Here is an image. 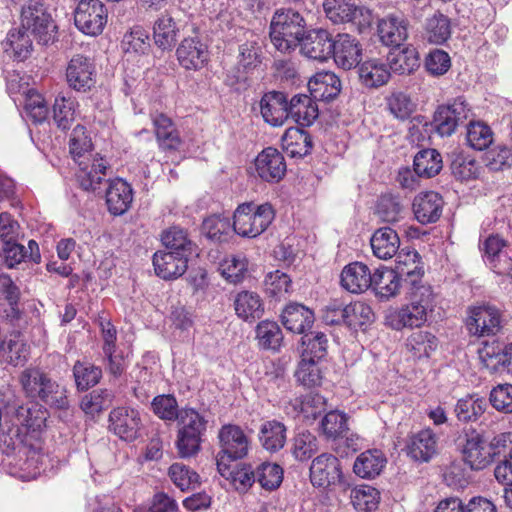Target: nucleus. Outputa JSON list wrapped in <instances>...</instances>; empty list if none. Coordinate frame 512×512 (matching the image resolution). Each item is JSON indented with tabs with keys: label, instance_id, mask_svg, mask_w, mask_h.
Instances as JSON below:
<instances>
[{
	"label": "nucleus",
	"instance_id": "393cba45",
	"mask_svg": "<svg viewBox=\"0 0 512 512\" xmlns=\"http://www.w3.org/2000/svg\"><path fill=\"white\" fill-rule=\"evenodd\" d=\"M308 90L315 101L329 102L339 95L341 81L332 72H318L308 81Z\"/></svg>",
	"mask_w": 512,
	"mask_h": 512
},
{
	"label": "nucleus",
	"instance_id": "ddd939ff",
	"mask_svg": "<svg viewBox=\"0 0 512 512\" xmlns=\"http://www.w3.org/2000/svg\"><path fill=\"white\" fill-rule=\"evenodd\" d=\"M342 471L339 459L328 453L317 456L310 466L313 486L326 488L341 481Z\"/></svg>",
	"mask_w": 512,
	"mask_h": 512
},
{
	"label": "nucleus",
	"instance_id": "c03bdc74",
	"mask_svg": "<svg viewBox=\"0 0 512 512\" xmlns=\"http://www.w3.org/2000/svg\"><path fill=\"white\" fill-rule=\"evenodd\" d=\"M258 346L265 350L278 351L283 342V333L279 325L274 321L264 320L256 326Z\"/></svg>",
	"mask_w": 512,
	"mask_h": 512
},
{
	"label": "nucleus",
	"instance_id": "de8ad7c7",
	"mask_svg": "<svg viewBox=\"0 0 512 512\" xmlns=\"http://www.w3.org/2000/svg\"><path fill=\"white\" fill-rule=\"evenodd\" d=\"M326 17L334 24L354 21L356 4L354 0H324Z\"/></svg>",
	"mask_w": 512,
	"mask_h": 512
},
{
	"label": "nucleus",
	"instance_id": "0eeeda50",
	"mask_svg": "<svg viewBox=\"0 0 512 512\" xmlns=\"http://www.w3.org/2000/svg\"><path fill=\"white\" fill-rule=\"evenodd\" d=\"M471 116V109L463 97L442 104L434 112L432 125L434 131L441 137L454 134L459 126L466 125Z\"/></svg>",
	"mask_w": 512,
	"mask_h": 512
},
{
	"label": "nucleus",
	"instance_id": "f257e3e1",
	"mask_svg": "<svg viewBox=\"0 0 512 512\" xmlns=\"http://www.w3.org/2000/svg\"><path fill=\"white\" fill-rule=\"evenodd\" d=\"M409 302L387 315L389 326L397 331L405 328H420L434 312L437 295L430 285L408 287Z\"/></svg>",
	"mask_w": 512,
	"mask_h": 512
},
{
	"label": "nucleus",
	"instance_id": "c756f323",
	"mask_svg": "<svg viewBox=\"0 0 512 512\" xmlns=\"http://www.w3.org/2000/svg\"><path fill=\"white\" fill-rule=\"evenodd\" d=\"M370 243L373 254L382 260L391 259L398 253L400 247L399 236L390 227L377 229L373 233Z\"/></svg>",
	"mask_w": 512,
	"mask_h": 512
},
{
	"label": "nucleus",
	"instance_id": "20e7f679",
	"mask_svg": "<svg viewBox=\"0 0 512 512\" xmlns=\"http://www.w3.org/2000/svg\"><path fill=\"white\" fill-rule=\"evenodd\" d=\"M274 218L275 211L270 203L245 202L236 208L232 228L239 236L255 238L267 230Z\"/></svg>",
	"mask_w": 512,
	"mask_h": 512
},
{
	"label": "nucleus",
	"instance_id": "09e8293b",
	"mask_svg": "<svg viewBox=\"0 0 512 512\" xmlns=\"http://www.w3.org/2000/svg\"><path fill=\"white\" fill-rule=\"evenodd\" d=\"M73 376L79 391H86L99 383L102 378L100 367L88 361H76L73 366Z\"/></svg>",
	"mask_w": 512,
	"mask_h": 512
},
{
	"label": "nucleus",
	"instance_id": "13d9d810",
	"mask_svg": "<svg viewBox=\"0 0 512 512\" xmlns=\"http://www.w3.org/2000/svg\"><path fill=\"white\" fill-rule=\"evenodd\" d=\"M387 108L394 118L404 121L410 118L416 109L415 102L404 92H393L387 99Z\"/></svg>",
	"mask_w": 512,
	"mask_h": 512
},
{
	"label": "nucleus",
	"instance_id": "37998d69",
	"mask_svg": "<svg viewBox=\"0 0 512 512\" xmlns=\"http://www.w3.org/2000/svg\"><path fill=\"white\" fill-rule=\"evenodd\" d=\"M413 167L419 177H434L443 167L442 157L435 149L421 150L414 156Z\"/></svg>",
	"mask_w": 512,
	"mask_h": 512
},
{
	"label": "nucleus",
	"instance_id": "423d86ee",
	"mask_svg": "<svg viewBox=\"0 0 512 512\" xmlns=\"http://www.w3.org/2000/svg\"><path fill=\"white\" fill-rule=\"evenodd\" d=\"M33 34L41 44L53 40L56 26L44 5L37 0H27L21 9V26Z\"/></svg>",
	"mask_w": 512,
	"mask_h": 512
},
{
	"label": "nucleus",
	"instance_id": "39448f33",
	"mask_svg": "<svg viewBox=\"0 0 512 512\" xmlns=\"http://www.w3.org/2000/svg\"><path fill=\"white\" fill-rule=\"evenodd\" d=\"M220 451L217 454V468L222 476L228 470L226 460L244 458L249 451V439L241 427L234 424L223 425L218 432Z\"/></svg>",
	"mask_w": 512,
	"mask_h": 512
},
{
	"label": "nucleus",
	"instance_id": "774afa93",
	"mask_svg": "<svg viewBox=\"0 0 512 512\" xmlns=\"http://www.w3.org/2000/svg\"><path fill=\"white\" fill-rule=\"evenodd\" d=\"M480 358L487 367L494 370L498 367L512 368V343L506 345L503 349L495 350L493 346H487L480 351Z\"/></svg>",
	"mask_w": 512,
	"mask_h": 512
},
{
	"label": "nucleus",
	"instance_id": "9b49d317",
	"mask_svg": "<svg viewBox=\"0 0 512 512\" xmlns=\"http://www.w3.org/2000/svg\"><path fill=\"white\" fill-rule=\"evenodd\" d=\"M142 422L139 411L129 407L114 408L109 414V430L121 440L132 442L139 437Z\"/></svg>",
	"mask_w": 512,
	"mask_h": 512
},
{
	"label": "nucleus",
	"instance_id": "a18cd8bd",
	"mask_svg": "<svg viewBox=\"0 0 512 512\" xmlns=\"http://www.w3.org/2000/svg\"><path fill=\"white\" fill-rule=\"evenodd\" d=\"M388 61V69L397 74H410L420 65L418 53L413 47L391 52Z\"/></svg>",
	"mask_w": 512,
	"mask_h": 512
},
{
	"label": "nucleus",
	"instance_id": "dca6fc26",
	"mask_svg": "<svg viewBox=\"0 0 512 512\" xmlns=\"http://www.w3.org/2000/svg\"><path fill=\"white\" fill-rule=\"evenodd\" d=\"M335 63L344 70L360 65L362 48L359 41L349 34H338L332 42V54Z\"/></svg>",
	"mask_w": 512,
	"mask_h": 512
},
{
	"label": "nucleus",
	"instance_id": "ea45409f",
	"mask_svg": "<svg viewBox=\"0 0 512 512\" xmlns=\"http://www.w3.org/2000/svg\"><path fill=\"white\" fill-rule=\"evenodd\" d=\"M282 148L291 157H304L312 149V139L308 132L297 127L288 128L281 138Z\"/></svg>",
	"mask_w": 512,
	"mask_h": 512
},
{
	"label": "nucleus",
	"instance_id": "052dcab7",
	"mask_svg": "<svg viewBox=\"0 0 512 512\" xmlns=\"http://www.w3.org/2000/svg\"><path fill=\"white\" fill-rule=\"evenodd\" d=\"M437 338L427 331H417L407 339V348L416 358L429 357L437 348Z\"/></svg>",
	"mask_w": 512,
	"mask_h": 512
},
{
	"label": "nucleus",
	"instance_id": "bb28decb",
	"mask_svg": "<svg viewBox=\"0 0 512 512\" xmlns=\"http://www.w3.org/2000/svg\"><path fill=\"white\" fill-rule=\"evenodd\" d=\"M372 275L366 264L353 262L342 270L341 285L351 293H362L371 287Z\"/></svg>",
	"mask_w": 512,
	"mask_h": 512
},
{
	"label": "nucleus",
	"instance_id": "7c9ffc66",
	"mask_svg": "<svg viewBox=\"0 0 512 512\" xmlns=\"http://www.w3.org/2000/svg\"><path fill=\"white\" fill-rule=\"evenodd\" d=\"M370 288L380 299L389 300L399 294L401 288V277L392 269H376L372 275Z\"/></svg>",
	"mask_w": 512,
	"mask_h": 512
},
{
	"label": "nucleus",
	"instance_id": "2eb2a0df",
	"mask_svg": "<svg viewBox=\"0 0 512 512\" xmlns=\"http://www.w3.org/2000/svg\"><path fill=\"white\" fill-rule=\"evenodd\" d=\"M466 325L472 335H494L500 329V313L490 305L473 307L470 309Z\"/></svg>",
	"mask_w": 512,
	"mask_h": 512
},
{
	"label": "nucleus",
	"instance_id": "680f3d73",
	"mask_svg": "<svg viewBox=\"0 0 512 512\" xmlns=\"http://www.w3.org/2000/svg\"><path fill=\"white\" fill-rule=\"evenodd\" d=\"M256 477L261 488L267 491L277 489L283 481V469L276 463L263 462L256 468Z\"/></svg>",
	"mask_w": 512,
	"mask_h": 512
},
{
	"label": "nucleus",
	"instance_id": "9d476101",
	"mask_svg": "<svg viewBox=\"0 0 512 512\" xmlns=\"http://www.w3.org/2000/svg\"><path fill=\"white\" fill-rule=\"evenodd\" d=\"M462 458L473 470H482L488 467L493 461V453L490 442L484 437L472 430L465 434L464 443L461 446Z\"/></svg>",
	"mask_w": 512,
	"mask_h": 512
},
{
	"label": "nucleus",
	"instance_id": "5701e85b",
	"mask_svg": "<svg viewBox=\"0 0 512 512\" xmlns=\"http://www.w3.org/2000/svg\"><path fill=\"white\" fill-rule=\"evenodd\" d=\"M444 201L435 191L419 193L413 200V212L418 222L429 224L436 222L442 214Z\"/></svg>",
	"mask_w": 512,
	"mask_h": 512
},
{
	"label": "nucleus",
	"instance_id": "c9c22d12",
	"mask_svg": "<svg viewBox=\"0 0 512 512\" xmlns=\"http://www.w3.org/2000/svg\"><path fill=\"white\" fill-rule=\"evenodd\" d=\"M289 117L301 126L311 125L318 117V106L308 95H294L289 101Z\"/></svg>",
	"mask_w": 512,
	"mask_h": 512
},
{
	"label": "nucleus",
	"instance_id": "58836bf2",
	"mask_svg": "<svg viewBox=\"0 0 512 512\" xmlns=\"http://www.w3.org/2000/svg\"><path fill=\"white\" fill-rule=\"evenodd\" d=\"M178 27L169 14L160 15L153 25L155 45L162 51H170L177 41Z\"/></svg>",
	"mask_w": 512,
	"mask_h": 512
},
{
	"label": "nucleus",
	"instance_id": "a211bd4d",
	"mask_svg": "<svg viewBox=\"0 0 512 512\" xmlns=\"http://www.w3.org/2000/svg\"><path fill=\"white\" fill-rule=\"evenodd\" d=\"M189 255L173 251H157L153 256V266L157 276L172 280L182 276L188 268Z\"/></svg>",
	"mask_w": 512,
	"mask_h": 512
},
{
	"label": "nucleus",
	"instance_id": "3c124183",
	"mask_svg": "<svg viewBox=\"0 0 512 512\" xmlns=\"http://www.w3.org/2000/svg\"><path fill=\"white\" fill-rule=\"evenodd\" d=\"M425 31L429 42L442 44L446 42L451 35L450 20L442 13H434L427 19Z\"/></svg>",
	"mask_w": 512,
	"mask_h": 512
},
{
	"label": "nucleus",
	"instance_id": "49530a36",
	"mask_svg": "<svg viewBox=\"0 0 512 512\" xmlns=\"http://www.w3.org/2000/svg\"><path fill=\"white\" fill-rule=\"evenodd\" d=\"M5 349L0 352V356H5L6 361L13 365H23L29 358L30 346L27 344L23 335L20 333L10 335V338L5 342Z\"/></svg>",
	"mask_w": 512,
	"mask_h": 512
},
{
	"label": "nucleus",
	"instance_id": "7ed1b4c3",
	"mask_svg": "<svg viewBox=\"0 0 512 512\" xmlns=\"http://www.w3.org/2000/svg\"><path fill=\"white\" fill-rule=\"evenodd\" d=\"M175 446L180 458H191L201 450L208 420L194 408L180 409Z\"/></svg>",
	"mask_w": 512,
	"mask_h": 512
},
{
	"label": "nucleus",
	"instance_id": "603ef678",
	"mask_svg": "<svg viewBox=\"0 0 512 512\" xmlns=\"http://www.w3.org/2000/svg\"><path fill=\"white\" fill-rule=\"evenodd\" d=\"M37 399L57 409H66L69 406L66 388L49 377L40 389Z\"/></svg>",
	"mask_w": 512,
	"mask_h": 512
},
{
	"label": "nucleus",
	"instance_id": "f3484780",
	"mask_svg": "<svg viewBox=\"0 0 512 512\" xmlns=\"http://www.w3.org/2000/svg\"><path fill=\"white\" fill-rule=\"evenodd\" d=\"M332 42L333 39L327 30L318 29L307 31L298 46L307 58L324 62L332 54Z\"/></svg>",
	"mask_w": 512,
	"mask_h": 512
},
{
	"label": "nucleus",
	"instance_id": "4468645a",
	"mask_svg": "<svg viewBox=\"0 0 512 512\" xmlns=\"http://www.w3.org/2000/svg\"><path fill=\"white\" fill-rule=\"evenodd\" d=\"M179 65L185 70L198 71L205 67L209 60V51L197 37L184 38L176 49Z\"/></svg>",
	"mask_w": 512,
	"mask_h": 512
},
{
	"label": "nucleus",
	"instance_id": "cd10ccee",
	"mask_svg": "<svg viewBox=\"0 0 512 512\" xmlns=\"http://www.w3.org/2000/svg\"><path fill=\"white\" fill-rule=\"evenodd\" d=\"M77 179L80 186L86 191H95L108 169L107 161L102 157L92 158L90 160H81Z\"/></svg>",
	"mask_w": 512,
	"mask_h": 512
},
{
	"label": "nucleus",
	"instance_id": "aec40b11",
	"mask_svg": "<svg viewBox=\"0 0 512 512\" xmlns=\"http://www.w3.org/2000/svg\"><path fill=\"white\" fill-rule=\"evenodd\" d=\"M260 111L266 123L281 126L289 118V101L283 92H267L261 98Z\"/></svg>",
	"mask_w": 512,
	"mask_h": 512
},
{
	"label": "nucleus",
	"instance_id": "2f4dec72",
	"mask_svg": "<svg viewBox=\"0 0 512 512\" xmlns=\"http://www.w3.org/2000/svg\"><path fill=\"white\" fill-rule=\"evenodd\" d=\"M4 52L15 60L24 61L33 50L31 33L23 28L11 29L2 42Z\"/></svg>",
	"mask_w": 512,
	"mask_h": 512
},
{
	"label": "nucleus",
	"instance_id": "f704fd0d",
	"mask_svg": "<svg viewBox=\"0 0 512 512\" xmlns=\"http://www.w3.org/2000/svg\"><path fill=\"white\" fill-rule=\"evenodd\" d=\"M507 247V241L498 234L489 235L480 245L484 261L498 274H504L506 272V269L501 267V262L503 258L505 262L507 259H510V256H508L505 250Z\"/></svg>",
	"mask_w": 512,
	"mask_h": 512
},
{
	"label": "nucleus",
	"instance_id": "f03ea898",
	"mask_svg": "<svg viewBox=\"0 0 512 512\" xmlns=\"http://www.w3.org/2000/svg\"><path fill=\"white\" fill-rule=\"evenodd\" d=\"M306 25V20L299 11L293 8L277 9L270 22L271 43L277 51L290 53L305 36Z\"/></svg>",
	"mask_w": 512,
	"mask_h": 512
},
{
	"label": "nucleus",
	"instance_id": "79ce46f5",
	"mask_svg": "<svg viewBox=\"0 0 512 512\" xmlns=\"http://www.w3.org/2000/svg\"><path fill=\"white\" fill-rule=\"evenodd\" d=\"M486 400L478 394H470L459 399L455 406V415L461 422H475L485 412Z\"/></svg>",
	"mask_w": 512,
	"mask_h": 512
},
{
	"label": "nucleus",
	"instance_id": "a19ab883",
	"mask_svg": "<svg viewBox=\"0 0 512 512\" xmlns=\"http://www.w3.org/2000/svg\"><path fill=\"white\" fill-rule=\"evenodd\" d=\"M161 241L168 250L179 254L181 252L182 255L192 256L197 252V246L188 238L187 232L178 226L165 230L161 235Z\"/></svg>",
	"mask_w": 512,
	"mask_h": 512
},
{
	"label": "nucleus",
	"instance_id": "338daca9",
	"mask_svg": "<svg viewBox=\"0 0 512 512\" xmlns=\"http://www.w3.org/2000/svg\"><path fill=\"white\" fill-rule=\"evenodd\" d=\"M467 142L475 150L482 151L493 143V132L483 122H470L467 128Z\"/></svg>",
	"mask_w": 512,
	"mask_h": 512
},
{
	"label": "nucleus",
	"instance_id": "4d7b16f0",
	"mask_svg": "<svg viewBox=\"0 0 512 512\" xmlns=\"http://www.w3.org/2000/svg\"><path fill=\"white\" fill-rule=\"evenodd\" d=\"M404 206L398 196L382 195L377 203L376 214L383 222L395 223L402 217Z\"/></svg>",
	"mask_w": 512,
	"mask_h": 512
},
{
	"label": "nucleus",
	"instance_id": "4be33fe9",
	"mask_svg": "<svg viewBox=\"0 0 512 512\" xmlns=\"http://www.w3.org/2000/svg\"><path fill=\"white\" fill-rule=\"evenodd\" d=\"M437 448L438 437L430 428L412 434L406 445L408 456L419 462H428L437 453Z\"/></svg>",
	"mask_w": 512,
	"mask_h": 512
},
{
	"label": "nucleus",
	"instance_id": "473e14b6",
	"mask_svg": "<svg viewBox=\"0 0 512 512\" xmlns=\"http://www.w3.org/2000/svg\"><path fill=\"white\" fill-rule=\"evenodd\" d=\"M396 255V272L400 277L405 276L404 282L408 287L425 285L422 283L424 271L419 266V254L413 250L406 253L401 251Z\"/></svg>",
	"mask_w": 512,
	"mask_h": 512
},
{
	"label": "nucleus",
	"instance_id": "e433bc0d",
	"mask_svg": "<svg viewBox=\"0 0 512 512\" xmlns=\"http://www.w3.org/2000/svg\"><path fill=\"white\" fill-rule=\"evenodd\" d=\"M360 82L367 88H378L386 84L390 78V70L379 59L366 60L358 66Z\"/></svg>",
	"mask_w": 512,
	"mask_h": 512
},
{
	"label": "nucleus",
	"instance_id": "c85d7f7f",
	"mask_svg": "<svg viewBox=\"0 0 512 512\" xmlns=\"http://www.w3.org/2000/svg\"><path fill=\"white\" fill-rule=\"evenodd\" d=\"M234 309L236 315L246 322L260 319L265 311L260 295L248 290L237 293L234 299Z\"/></svg>",
	"mask_w": 512,
	"mask_h": 512
},
{
	"label": "nucleus",
	"instance_id": "4c0bfd02",
	"mask_svg": "<svg viewBox=\"0 0 512 512\" xmlns=\"http://www.w3.org/2000/svg\"><path fill=\"white\" fill-rule=\"evenodd\" d=\"M386 462V457L380 450H367L358 455L353 470L361 478L373 479L380 475Z\"/></svg>",
	"mask_w": 512,
	"mask_h": 512
},
{
	"label": "nucleus",
	"instance_id": "6ab92c4d",
	"mask_svg": "<svg viewBox=\"0 0 512 512\" xmlns=\"http://www.w3.org/2000/svg\"><path fill=\"white\" fill-rule=\"evenodd\" d=\"M378 35L386 46L399 47L408 37V21L402 13H391L378 22Z\"/></svg>",
	"mask_w": 512,
	"mask_h": 512
},
{
	"label": "nucleus",
	"instance_id": "69168bd1",
	"mask_svg": "<svg viewBox=\"0 0 512 512\" xmlns=\"http://www.w3.org/2000/svg\"><path fill=\"white\" fill-rule=\"evenodd\" d=\"M47 378L48 376L39 368L28 367L21 372L19 381L26 396L37 399V395L40 394V389Z\"/></svg>",
	"mask_w": 512,
	"mask_h": 512
},
{
	"label": "nucleus",
	"instance_id": "5fc2aeb1",
	"mask_svg": "<svg viewBox=\"0 0 512 512\" xmlns=\"http://www.w3.org/2000/svg\"><path fill=\"white\" fill-rule=\"evenodd\" d=\"M168 475L181 491L195 489L200 485L199 474L182 463H173L169 467Z\"/></svg>",
	"mask_w": 512,
	"mask_h": 512
},
{
	"label": "nucleus",
	"instance_id": "6e6552de",
	"mask_svg": "<svg viewBox=\"0 0 512 512\" xmlns=\"http://www.w3.org/2000/svg\"><path fill=\"white\" fill-rule=\"evenodd\" d=\"M108 19V11L100 0H79L74 11L75 26L89 36L100 35Z\"/></svg>",
	"mask_w": 512,
	"mask_h": 512
},
{
	"label": "nucleus",
	"instance_id": "f8f14e48",
	"mask_svg": "<svg viewBox=\"0 0 512 512\" xmlns=\"http://www.w3.org/2000/svg\"><path fill=\"white\" fill-rule=\"evenodd\" d=\"M257 176L268 183H278L286 174L287 166L284 156L273 147L263 149L255 158Z\"/></svg>",
	"mask_w": 512,
	"mask_h": 512
},
{
	"label": "nucleus",
	"instance_id": "1a4fd4ad",
	"mask_svg": "<svg viewBox=\"0 0 512 512\" xmlns=\"http://www.w3.org/2000/svg\"><path fill=\"white\" fill-rule=\"evenodd\" d=\"M65 75L68 86L76 92H89L96 85L95 64L91 58L82 54L70 59Z\"/></svg>",
	"mask_w": 512,
	"mask_h": 512
},
{
	"label": "nucleus",
	"instance_id": "bf43d9fd",
	"mask_svg": "<svg viewBox=\"0 0 512 512\" xmlns=\"http://www.w3.org/2000/svg\"><path fill=\"white\" fill-rule=\"evenodd\" d=\"M53 119L58 128L69 129L75 119V101L71 97L58 95L53 105Z\"/></svg>",
	"mask_w": 512,
	"mask_h": 512
},
{
	"label": "nucleus",
	"instance_id": "e2e57ef3",
	"mask_svg": "<svg viewBox=\"0 0 512 512\" xmlns=\"http://www.w3.org/2000/svg\"><path fill=\"white\" fill-rule=\"evenodd\" d=\"M302 345L305 347L302 357L312 358L318 362L327 354L328 339L322 332L305 333L302 337Z\"/></svg>",
	"mask_w": 512,
	"mask_h": 512
},
{
	"label": "nucleus",
	"instance_id": "0e129e2a",
	"mask_svg": "<svg viewBox=\"0 0 512 512\" xmlns=\"http://www.w3.org/2000/svg\"><path fill=\"white\" fill-rule=\"evenodd\" d=\"M150 39L147 31L141 26H134L125 33L122 48L126 53L146 54L150 50Z\"/></svg>",
	"mask_w": 512,
	"mask_h": 512
},
{
	"label": "nucleus",
	"instance_id": "8fccbe9b",
	"mask_svg": "<svg viewBox=\"0 0 512 512\" xmlns=\"http://www.w3.org/2000/svg\"><path fill=\"white\" fill-rule=\"evenodd\" d=\"M219 271L229 283L238 284L247 274L248 262L242 255H230L220 262Z\"/></svg>",
	"mask_w": 512,
	"mask_h": 512
},
{
	"label": "nucleus",
	"instance_id": "864d4df0",
	"mask_svg": "<svg viewBox=\"0 0 512 512\" xmlns=\"http://www.w3.org/2000/svg\"><path fill=\"white\" fill-rule=\"evenodd\" d=\"M92 142L91 139L86 135L85 128L81 125H77L71 134L69 140V150L74 161L80 164L81 160H90L95 158L91 154Z\"/></svg>",
	"mask_w": 512,
	"mask_h": 512
},
{
	"label": "nucleus",
	"instance_id": "412c9836",
	"mask_svg": "<svg viewBox=\"0 0 512 512\" xmlns=\"http://www.w3.org/2000/svg\"><path fill=\"white\" fill-rule=\"evenodd\" d=\"M151 118L159 148L164 152L178 151L182 139L172 119L160 112L153 113Z\"/></svg>",
	"mask_w": 512,
	"mask_h": 512
},
{
	"label": "nucleus",
	"instance_id": "6e6d98bb",
	"mask_svg": "<svg viewBox=\"0 0 512 512\" xmlns=\"http://www.w3.org/2000/svg\"><path fill=\"white\" fill-rule=\"evenodd\" d=\"M114 394L109 389H97L85 395L80 403L81 409L89 415L101 413L113 402Z\"/></svg>",
	"mask_w": 512,
	"mask_h": 512
},
{
	"label": "nucleus",
	"instance_id": "a878e982",
	"mask_svg": "<svg viewBox=\"0 0 512 512\" xmlns=\"http://www.w3.org/2000/svg\"><path fill=\"white\" fill-rule=\"evenodd\" d=\"M314 319L313 311L299 303L288 304L281 314L283 326L297 334H305L312 327Z\"/></svg>",
	"mask_w": 512,
	"mask_h": 512
},
{
	"label": "nucleus",
	"instance_id": "b1692460",
	"mask_svg": "<svg viewBox=\"0 0 512 512\" xmlns=\"http://www.w3.org/2000/svg\"><path fill=\"white\" fill-rule=\"evenodd\" d=\"M133 202V189L123 179H114L109 182L106 190V204L108 211L114 216L125 214Z\"/></svg>",
	"mask_w": 512,
	"mask_h": 512
},
{
	"label": "nucleus",
	"instance_id": "72a5a7b5",
	"mask_svg": "<svg viewBox=\"0 0 512 512\" xmlns=\"http://www.w3.org/2000/svg\"><path fill=\"white\" fill-rule=\"evenodd\" d=\"M261 446L270 453L281 450L287 439L286 426L277 420H268L261 424L258 434Z\"/></svg>",
	"mask_w": 512,
	"mask_h": 512
}]
</instances>
